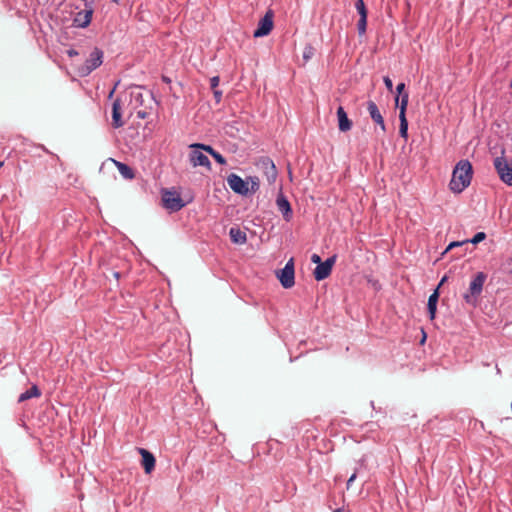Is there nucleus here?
Segmentation results:
<instances>
[{"instance_id": "f257e3e1", "label": "nucleus", "mask_w": 512, "mask_h": 512, "mask_svg": "<svg viewBox=\"0 0 512 512\" xmlns=\"http://www.w3.org/2000/svg\"><path fill=\"white\" fill-rule=\"evenodd\" d=\"M473 167L468 159L458 161L453 169L449 188L454 193L463 192L471 183Z\"/></svg>"}, {"instance_id": "f03ea898", "label": "nucleus", "mask_w": 512, "mask_h": 512, "mask_svg": "<svg viewBox=\"0 0 512 512\" xmlns=\"http://www.w3.org/2000/svg\"><path fill=\"white\" fill-rule=\"evenodd\" d=\"M487 279V275L484 272H477L472 278L469 289L466 293L463 294L464 301L471 305L472 307H476L478 304V299L483 291L484 283Z\"/></svg>"}, {"instance_id": "7ed1b4c3", "label": "nucleus", "mask_w": 512, "mask_h": 512, "mask_svg": "<svg viewBox=\"0 0 512 512\" xmlns=\"http://www.w3.org/2000/svg\"><path fill=\"white\" fill-rule=\"evenodd\" d=\"M505 149H502V155L496 157L493 161L494 168L500 180L507 186H512V161H508L505 156Z\"/></svg>"}, {"instance_id": "20e7f679", "label": "nucleus", "mask_w": 512, "mask_h": 512, "mask_svg": "<svg viewBox=\"0 0 512 512\" xmlns=\"http://www.w3.org/2000/svg\"><path fill=\"white\" fill-rule=\"evenodd\" d=\"M103 56V51L100 48L95 47L91 51L89 57L86 59L84 65L78 69L79 75L81 77H86L89 74H91L95 69L100 67L103 63Z\"/></svg>"}, {"instance_id": "39448f33", "label": "nucleus", "mask_w": 512, "mask_h": 512, "mask_svg": "<svg viewBox=\"0 0 512 512\" xmlns=\"http://www.w3.org/2000/svg\"><path fill=\"white\" fill-rule=\"evenodd\" d=\"M163 207L170 212H178L186 206V202L180 194L174 190L164 189L162 192Z\"/></svg>"}, {"instance_id": "423d86ee", "label": "nucleus", "mask_w": 512, "mask_h": 512, "mask_svg": "<svg viewBox=\"0 0 512 512\" xmlns=\"http://www.w3.org/2000/svg\"><path fill=\"white\" fill-rule=\"evenodd\" d=\"M276 277L283 288L289 289L295 284V267L294 259L290 258L285 266L276 271Z\"/></svg>"}, {"instance_id": "0eeeda50", "label": "nucleus", "mask_w": 512, "mask_h": 512, "mask_svg": "<svg viewBox=\"0 0 512 512\" xmlns=\"http://www.w3.org/2000/svg\"><path fill=\"white\" fill-rule=\"evenodd\" d=\"M337 255L334 254L328 257L321 264L317 265L313 270V276L316 281H322L331 275L332 268L336 262Z\"/></svg>"}, {"instance_id": "6e6552de", "label": "nucleus", "mask_w": 512, "mask_h": 512, "mask_svg": "<svg viewBox=\"0 0 512 512\" xmlns=\"http://www.w3.org/2000/svg\"><path fill=\"white\" fill-rule=\"evenodd\" d=\"M273 25V12L268 10L259 20L257 28L253 32V36L255 38H260L269 35L273 29Z\"/></svg>"}, {"instance_id": "1a4fd4ad", "label": "nucleus", "mask_w": 512, "mask_h": 512, "mask_svg": "<svg viewBox=\"0 0 512 512\" xmlns=\"http://www.w3.org/2000/svg\"><path fill=\"white\" fill-rule=\"evenodd\" d=\"M227 184L230 189L241 196L248 195L250 189L248 187V182L242 179L239 175L235 173H231L227 176Z\"/></svg>"}, {"instance_id": "9d476101", "label": "nucleus", "mask_w": 512, "mask_h": 512, "mask_svg": "<svg viewBox=\"0 0 512 512\" xmlns=\"http://www.w3.org/2000/svg\"><path fill=\"white\" fill-rule=\"evenodd\" d=\"M276 205L278 210L281 212L283 219L286 222H290L293 218V210L288 198L284 195L282 190L277 194Z\"/></svg>"}, {"instance_id": "9b49d317", "label": "nucleus", "mask_w": 512, "mask_h": 512, "mask_svg": "<svg viewBox=\"0 0 512 512\" xmlns=\"http://www.w3.org/2000/svg\"><path fill=\"white\" fill-rule=\"evenodd\" d=\"M93 7H85L84 10L78 12L73 18L72 25L76 28H86L90 25L93 16Z\"/></svg>"}, {"instance_id": "f8f14e48", "label": "nucleus", "mask_w": 512, "mask_h": 512, "mask_svg": "<svg viewBox=\"0 0 512 512\" xmlns=\"http://www.w3.org/2000/svg\"><path fill=\"white\" fill-rule=\"evenodd\" d=\"M138 452L142 457L141 465L144 469V472L146 474H150L155 468V464H156L155 456L145 448H138Z\"/></svg>"}, {"instance_id": "ddd939ff", "label": "nucleus", "mask_w": 512, "mask_h": 512, "mask_svg": "<svg viewBox=\"0 0 512 512\" xmlns=\"http://www.w3.org/2000/svg\"><path fill=\"white\" fill-rule=\"evenodd\" d=\"M189 160L193 167L202 166L211 169V162L209 158L198 149H193L190 152Z\"/></svg>"}, {"instance_id": "4468645a", "label": "nucleus", "mask_w": 512, "mask_h": 512, "mask_svg": "<svg viewBox=\"0 0 512 512\" xmlns=\"http://www.w3.org/2000/svg\"><path fill=\"white\" fill-rule=\"evenodd\" d=\"M367 111L371 117V119L380 126L381 130L384 132L386 130V125L383 119V116L374 101L367 102Z\"/></svg>"}, {"instance_id": "2eb2a0df", "label": "nucleus", "mask_w": 512, "mask_h": 512, "mask_svg": "<svg viewBox=\"0 0 512 512\" xmlns=\"http://www.w3.org/2000/svg\"><path fill=\"white\" fill-rule=\"evenodd\" d=\"M338 119V129L341 132H347L352 128V121L349 119L348 114L342 106H339L336 111Z\"/></svg>"}, {"instance_id": "dca6fc26", "label": "nucleus", "mask_w": 512, "mask_h": 512, "mask_svg": "<svg viewBox=\"0 0 512 512\" xmlns=\"http://www.w3.org/2000/svg\"><path fill=\"white\" fill-rule=\"evenodd\" d=\"M123 125L121 102L120 99H115L112 103V126L114 128H120Z\"/></svg>"}, {"instance_id": "f3484780", "label": "nucleus", "mask_w": 512, "mask_h": 512, "mask_svg": "<svg viewBox=\"0 0 512 512\" xmlns=\"http://www.w3.org/2000/svg\"><path fill=\"white\" fill-rule=\"evenodd\" d=\"M261 165H262V168L264 169L267 180L269 182H274L277 177V170H276L274 162L270 158L266 157V158L262 159Z\"/></svg>"}, {"instance_id": "a211bd4d", "label": "nucleus", "mask_w": 512, "mask_h": 512, "mask_svg": "<svg viewBox=\"0 0 512 512\" xmlns=\"http://www.w3.org/2000/svg\"><path fill=\"white\" fill-rule=\"evenodd\" d=\"M439 291L438 288H436L429 296L428 302H427V311L429 314L430 320L435 319L436 312H437V304L439 300Z\"/></svg>"}, {"instance_id": "6ab92c4d", "label": "nucleus", "mask_w": 512, "mask_h": 512, "mask_svg": "<svg viewBox=\"0 0 512 512\" xmlns=\"http://www.w3.org/2000/svg\"><path fill=\"white\" fill-rule=\"evenodd\" d=\"M110 160L115 164V166L118 169V172L124 179L132 180L135 177V173L129 165L114 159Z\"/></svg>"}, {"instance_id": "aec40b11", "label": "nucleus", "mask_w": 512, "mask_h": 512, "mask_svg": "<svg viewBox=\"0 0 512 512\" xmlns=\"http://www.w3.org/2000/svg\"><path fill=\"white\" fill-rule=\"evenodd\" d=\"M229 236L232 243L234 244L242 245L247 242L246 233L239 227H231L229 230Z\"/></svg>"}, {"instance_id": "412c9836", "label": "nucleus", "mask_w": 512, "mask_h": 512, "mask_svg": "<svg viewBox=\"0 0 512 512\" xmlns=\"http://www.w3.org/2000/svg\"><path fill=\"white\" fill-rule=\"evenodd\" d=\"M41 396V390L39 387L35 384H33L29 389H27L25 392L21 393L18 397V402H24L26 400H29L33 397H40Z\"/></svg>"}, {"instance_id": "4be33fe9", "label": "nucleus", "mask_w": 512, "mask_h": 512, "mask_svg": "<svg viewBox=\"0 0 512 512\" xmlns=\"http://www.w3.org/2000/svg\"><path fill=\"white\" fill-rule=\"evenodd\" d=\"M399 135L400 137L407 140L408 138V120L406 118V115H399Z\"/></svg>"}, {"instance_id": "5701e85b", "label": "nucleus", "mask_w": 512, "mask_h": 512, "mask_svg": "<svg viewBox=\"0 0 512 512\" xmlns=\"http://www.w3.org/2000/svg\"><path fill=\"white\" fill-rule=\"evenodd\" d=\"M408 101H409L408 93H404V94L400 95L399 102H398V104H396L397 106H399V115H406Z\"/></svg>"}, {"instance_id": "b1692460", "label": "nucleus", "mask_w": 512, "mask_h": 512, "mask_svg": "<svg viewBox=\"0 0 512 512\" xmlns=\"http://www.w3.org/2000/svg\"><path fill=\"white\" fill-rule=\"evenodd\" d=\"M486 239V233L485 232H477L472 238L464 240V243H471L473 245H477L480 242L484 241Z\"/></svg>"}, {"instance_id": "393cba45", "label": "nucleus", "mask_w": 512, "mask_h": 512, "mask_svg": "<svg viewBox=\"0 0 512 512\" xmlns=\"http://www.w3.org/2000/svg\"><path fill=\"white\" fill-rule=\"evenodd\" d=\"M355 9L358 12L360 17H368V11L365 5L364 0H355Z\"/></svg>"}, {"instance_id": "a878e982", "label": "nucleus", "mask_w": 512, "mask_h": 512, "mask_svg": "<svg viewBox=\"0 0 512 512\" xmlns=\"http://www.w3.org/2000/svg\"><path fill=\"white\" fill-rule=\"evenodd\" d=\"M190 147L193 149H198L200 151H205L211 156H212V153H214L216 151L212 146L206 145L203 143H194Z\"/></svg>"}, {"instance_id": "bb28decb", "label": "nucleus", "mask_w": 512, "mask_h": 512, "mask_svg": "<svg viewBox=\"0 0 512 512\" xmlns=\"http://www.w3.org/2000/svg\"><path fill=\"white\" fill-rule=\"evenodd\" d=\"M366 29H367V17H365V16L360 17L357 22V30H358L359 35L365 34Z\"/></svg>"}, {"instance_id": "cd10ccee", "label": "nucleus", "mask_w": 512, "mask_h": 512, "mask_svg": "<svg viewBox=\"0 0 512 512\" xmlns=\"http://www.w3.org/2000/svg\"><path fill=\"white\" fill-rule=\"evenodd\" d=\"M465 245L464 240L462 241H452L448 244V246L445 248V250L441 253V256L443 257L447 252H449L452 249H455V247H460Z\"/></svg>"}, {"instance_id": "c85d7f7f", "label": "nucleus", "mask_w": 512, "mask_h": 512, "mask_svg": "<svg viewBox=\"0 0 512 512\" xmlns=\"http://www.w3.org/2000/svg\"><path fill=\"white\" fill-rule=\"evenodd\" d=\"M396 93H397V96L395 97V102H396V104H398L400 95L406 93L405 92V83L404 82H401V83H399L396 86Z\"/></svg>"}, {"instance_id": "c756f323", "label": "nucleus", "mask_w": 512, "mask_h": 512, "mask_svg": "<svg viewBox=\"0 0 512 512\" xmlns=\"http://www.w3.org/2000/svg\"><path fill=\"white\" fill-rule=\"evenodd\" d=\"M212 157L213 159L220 165H225L226 164V159L225 157L219 153L218 151H215L214 153H212Z\"/></svg>"}, {"instance_id": "7c9ffc66", "label": "nucleus", "mask_w": 512, "mask_h": 512, "mask_svg": "<svg viewBox=\"0 0 512 512\" xmlns=\"http://www.w3.org/2000/svg\"><path fill=\"white\" fill-rule=\"evenodd\" d=\"M131 97L134 99L135 103L138 105L143 104V95L141 92H131Z\"/></svg>"}, {"instance_id": "2f4dec72", "label": "nucleus", "mask_w": 512, "mask_h": 512, "mask_svg": "<svg viewBox=\"0 0 512 512\" xmlns=\"http://www.w3.org/2000/svg\"><path fill=\"white\" fill-rule=\"evenodd\" d=\"M313 56V47L312 46H306L303 51V58L304 60L308 61Z\"/></svg>"}, {"instance_id": "473e14b6", "label": "nucleus", "mask_w": 512, "mask_h": 512, "mask_svg": "<svg viewBox=\"0 0 512 512\" xmlns=\"http://www.w3.org/2000/svg\"><path fill=\"white\" fill-rule=\"evenodd\" d=\"M251 191L256 192L259 189V179L257 177H250Z\"/></svg>"}, {"instance_id": "72a5a7b5", "label": "nucleus", "mask_w": 512, "mask_h": 512, "mask_svg": "<svg viewBox=\"0 0 512 512\" xmlns=\"http://www.w3.org/2000/svg\"><path fill=\"white\" fill-rule=\"evenodd\" d=\"M383 82L385 84V87L387 88V90H389L390 92L393 91V82L392 80L390 79L389 76H385L383 77Z\"/></svg>"}, {"instance_id": "f704fd0d", "label": "nucleus", "mask_w": 512, "mask_h": 512, "mask_svg": "<svg viewBox=\"0 0 512 512\" xmlns=\"http://www.w3.org/2000/svg\"><path fill=\"white\" fill-rule=\"evenodd\" d=\"M219 82H220V78L219 76H213L211 79H210V86L213 90H217V86L219 85Z\"/></svg>"}, {"instance_id": "c9c22d12", "label": "nucleus", "mask_w": 512, "mask_h": 512, "mask_svg": "<svg viewBox=\"0 0 512 512\" xmlns=\"http://www.w3.org/2000/svg\"><path fill=\"white\" fill-rule=\"evenodd\" d=\"M311 262L316 264V266H317V265L321 264L323 261H322L321 257L318 254H312Z\"/></svg>"}, {"instance_id": "e433bc0d", "label": "nucleus", "mask_w": 512, "mask_h": 512, "mask_svg": "<svg viewBox=\"0 0 512 512\" xmlns=\"http://www.w3.org/2000/svg\"><path fill=\"white\" fill-rule=\"evenodd\" d=\"M213 95L216 103H220L222 99V91L221 90H213Z\"/></svg>"}, {"instance_id": "4c0bfd02", "label": "nucleus", "mask_w": 512, "mask_h": 512, "mask_svg": "<svg viewBox=\"0 0 512 512\" xmlns=\"http://www.w3.org/2000/svg\"><path fill=\"white\" fill-rule=\"evenodd\" d=\"M356 477H357V471H355V472H354V473L349 477V479L347 480V484H346L347 489H349V488H350L351 484L354 482V480L356 479Z\"/></svg>"}, {"instance_id": "58836bf2", "label": "nucleus", "mask_w": 512, "mask_h": 512, "mask_svg": "<svg viewBox=\"0 0 512 512\" xmlns=\"http://www.w3.org/2000/svg\"><path fill=\"white\" fill-rule=\"evenodd\" d=\"M66 53H67V55H68L69 57H74V56H77V55L79 54V53H78V51H77V50H75V49H73V48H71V49L67 50V52H66Z\"/></svg>"}, {"instance_id": "ea45409f", "label": "nucleus", "mask_w": 512, "mask_h": 512, "mask_svg": "<svg viewBox=\"0 0 512 512\" xmlns=\"http://www.w3.org/2000/svg\"><path fill=\"white\" fill-rule=\"evenodd\" d=\"M119 83H120V81H117V82L115 83L114 87L112 88V90H111V91H110V93H109V96H108L109 98H112V96H113V94L115 93V90H116V88H117V86H118V84H119Z\"/></svg>"}, {"instance_id": "a19ab883", "label": "nucleus", "mask_w": 512, "mask_h": 512, "mask_svg": "<svg viewBox=\"0 0 512 512\" xmlns=\"http://www.w3.org/2000/svg\"><path fill=\"white\" fill-rule=\"evenodd\" d=\"M161 80H162L164 83H166V84H170V83H171V79H170L168 76H166V75H162V76H161Z\"/></svg>"}, {"instance_id": "79ce46f5", "label": "nucleus", "mask_w": 512, "mask_h": 512, "mask_svg": "<svg viewBox=\"0 0 512 512\" xmlns=\"http://www.w3.org/2000/svg\"><path fill=\"white\" fill-rule=\"evenodd\" d=\"M146 115H147V113L145 111H138L137 112V117L140 118V119L146 118Z\"/></svg>"}, {"instance_id": "37998d69", "label": "nucleus", "mask_w": 512, "mask_h": 512, "mask_svg": "<svg viewBox=\"0 0 512 512\" xmlns=\"http://www.w3.org/2000/svg\"><path fill=\"white\" fill-rule=\"evenodd\" d=\"M447 279H448V277H447L446 275H444V276L441 278V280H440V282H439V284H438V286H437L436 288H438V289H439V288H440V286H442V285L447 281Z\"/></svg>"}, {"instance_id": "c03bdc74", "label": "nucleus", "mask_w": 512, "mask_h": 512, "mask_svg": "<svg viewBox=\"0 0 512 512\" xmlns=\"http://www.w3.org/2000/svg\"><path fill=\"white\" fill-rule=\"evenodd\" d=\"M112 274H113V276H114V278L116 280H118L120 278V275H121L120 272H118V271H113Z\"/></svg>"}, {"instance_id": "a18cd8bd", "label": "nucleus", "mask_w": 512, "mask_h": 512, "mask_svg": "<svg viewBox=\"0 0 512 512\" xmlns=\"http://www.w3.org/2000/svg\"><path fill=\"white\" fill-rule=\"evenodd\" d=\"M113 3L119 4L120 0H111Z\"/></svg>"}, {"instance_id": "49530a36", "label": "nucleus", "mask_w": 512, "mask_h": 512, "mask_svg": "<svg viewBox=\"0 0 512 512\" xmlns=\"http://www.w3.org/2000/svg\"><path fill=\"white\" fill-rule=\"evenodd\" d=\"M370 404H371V407H372L373 409H375L374 402H373V401H371V402H370Z\"/></svg>"}, {"instance_id": "de8ad7c7", "label": "nucleus", "mask_w": 512, "mask_h": 512, "mask_svg": "<svg viewBox=\"0 0 512 512\" xmlns=\"http://www.w3.org/2000/svg\"><path fill=\"white\" fill-rule=\"evenodd\" d=\"M42 148H43V150H44L45 152L50 153V152L48 151V149H46L45 147H43V146H42Z\"/></svg>"}, {"instance_id": "09e8293b", "label": "nucleus", "mask_w": 512, "mask_h": 512, "mask_svg": "<svg viewBox=\"0 0 512 512\" xmlns=\"http://www.w3.org/2000/svg\"><path fill=\"white\" fill-rule=\"evenodd\" d=\"M425 339H426V334L424 333V335H423V339H422V342H424V341H425Z\"/></svg>"}, {"instance_id": "8fccbe9b", "label": "nucleus", "mask_w": 512, "mask_h": 512, "mask_svg": "<svg viewBox=\"0 0 512 512\" xmlns=\"http://www.w3.org/2000/svg\"><path fill=\"white\" fill-rule=\"evenodd\" d=\"M3 164H4V163H3L2 161H0V167H2V166H3Z\"/></svg>"}, {"instance_id": "3c124183", "label": "nucleus", "mask_w": 512, "mask_h": 512, "mask_svg": "<svg viewBox=\"0 0 512 512\" xmlns=\"http://www.w3.org/2000/svg\"><path fill=\"white\" fill-rule=\"evenodd\" d=\"M510 87H511V89H512V80H511V83H510Z\"/></svg>"}]
</instances>
